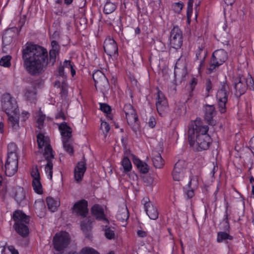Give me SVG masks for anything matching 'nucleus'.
I'll use <instances>...</instances> for the list:
<instances>
[{"mask_svg":"<svg viewBox=\"0 0 254 254\" xmlns=\"http://www.w3.org/2000/svg\"><path fill=\"white\" fill-rule=\"evenodd\" d=\"M52 48L48 51L43 47L36 45H27L22 50V59L26 70L31 75L37 76L42 73L48 66H53L59 54L60 47L58 43L53 40Z\"/></svg>","mask_w":254,"mask_h":254,"instance_id":"nucleus-1","label":"nucleus"},{"mask_svg":"<svg viewBox=\"0 0 254 254\" xmlns=\"http://www.w3.org/2000/svg\"><path fill=\"white\" fill-rule=\"evenodd\" d=\"M208 129L207 126L202 124L200 118H197L194 121H191L188 132L190 145L193 146L196 143L198 151L207 149L210 143V137L207 133Z\"/></svg>","mask_w":254,"mask_h":254,"instance_id":"nucleus-2","label":"nucleus"},{"mask_svg":"<svg viewBox=\"0 0 254 254\" xmlns=\"http://www.w3.org/2000/svg\"><path fill=\"white\" fill-rule=\"evenodd\" d=\"M227 53L223 49L215 51L212 56L207 68V73L210 74L214 72L216 68L223 64L227 60Z\"/></svg>","mask_w":254,"mask_h":254,"instance_id":"nucleus-3","label":"nucleus"},{"mask_svg":"<svg viewBox=\"0 0 254 254\" xmlns=\"http://www.w3.org/2000/svg\"><path fill=\"white\" fill-rule=\"evenodd\" d=\"M123 110L128 124L131 127L133 131L136 132L139 128L140 123L133 106L130 104H125Z\"/></svg>","mask_w":254,"mask_h":254,"instance_id":"nucleus-4","label":"nucleus"},{"mask_svg":"<svg viewBox=\"0 0 254 254\" xmlns=\"http://www.w3.org/2000/svg\"><path fill=\"white\" fill-rule=\"evenodd\" d=\"M229 94V86L226 82L221 83L220 89L216 94V99L219 111L224 113L226 111V104Z\"/></svg>","mask_w":254,"mask_h":254,"instance_id":"nucleus-5","label":"nucleus"},{"mask_svg":"<svg viewBox=\"0 0 254 254\" xmlns=\"http://www.w3.org/2000/svg\"><path fill=\"white\" fill-rule=\"evenodd\" d=\"M70 237L69 234L64 231L57 233L53 239V245L57 251H62L65 248L69 243Z\"/></svg>","mask_w":254,"mask_h":254,"instance_id":"nucleus-6","label":"nucleus"},{"mask_svg":"<svg viewBox=\"0 0 254 254\" xmlns=\"http://www.w3.org/2000/svg\"><path fill=\"white\" fill-rule=\"evenodd\" d=\"M170 44L172 48L179 49L183 45V32L178 26H174L171 30Z\"/></svg>","mask_w":254,"mask_h":254,"instance_id":"nucleus-7","label":"nucleus"},{"mask_svg":"<svg viewBox=\"0 0 254 254\" xmlns=\"http://www.w3.org/2000/svg\"><path fill=\"white\" fill-rule=\"evenodd\" d=\"M156 106L157 112L161 117L165 116L169 111V106L166 98L162 91L158 90L156 97Z\"/></svg>","mask_w":254,"mask_h":254,"instance_id":"nucleus-8","label":"nucleus"},{"mask_svg":"<svg viewBox=\"0 0 254 254\" xmlns=\"http://www.w3.org/2000/svg\"><path fill=\"white\" fill-rule=\"evenodd\" d=\"M71 211L73 214L84 218L88 214V202L85 199L80 200L75 202L72 207Z\"/></svg>","mask_w":254,"mask_h":254,"instance_id":"nucleus-9","label":"nucleus"},{"mask_svg":"<svg viewBox=\"0 0 254 254\" xmlns=\"http://www.w3.org/2000/svg\"><path fill=\"white\" fill-rule=\"evenodd\" d=\"M96 88H99L102 91H106L109 88L108 79L100 70H97L92 75Z\"/></svg>","mask_w":254,"mask_h":254,"instance_id":"nucleus-10","label":"nucleus"},{"mask_svg":"<svg viewBox=\"0 0 254 254\" xmlns=\"http://www.w3.org/2000/svg\"><path fill=\"white\" fill-rule=\"evenodd\" d=\"M91 214L96 220L105 222H109L107 211L100 204H95L91 208Z\"/></svg>","mask_w":254,"mask_h":254,"instance_id":"nucleus-11","label":"nucleus"},{"mask_svg":"<svg viewBox=\"0 0 254 254\" xmlns=\"http://www.w3.org/2000/svg\"><path fill=\"white\" fill-rule=\"evenodd\" d=\"M5 168L6 176H12L14 175L18 170V156H7Z\"/></svg>","mask_w":254,"mask_h":254,"instance_id":"nucleus-12","label":"nucleus"},{"mask_svg":"<svg viewBox=\"0 0 254 254\" xmlns=\"http://www.w3.org/2000/svg\"><path fill=\"white\" fill-rule=\"evenodd\" d=\"M204 119L206 122L210 126H214L216 124V121L213 118L216 114L214 105L206 104L203 107Z\"/></svg>","mask_w":254,"mask_h":254,"instance_id":"nucleus-13","label":"nucleus"},{"mask_svg":"<svg viewBox=\"0 0 254 254\" xmlns=\"http://www.w3.org/2000/svg\"><path fill=\"white\" fill-rule=\"evenodd\" d=\"M31 176L33 178L32 187L34 190L38 194H42L43 188L40 182V175L37 166L33 167L31 172Z\"/></svg>","mask_w":254,"mask_h":254,"instance_id":"nucleus-14","label":"nucleus"},{"mask_svg":"<svg viewBox=\"0 0 254 254\" xmlns=\"http://www.w3.org/2000/svg\"><path fill=\"white\" fill-rule=\"evenodd\" d=\"M105 52L110 57H117L118 55V48L115 41L111 38L106 39L104 43Z\"/></svg>","mask_w":254,"mask_h":254,"instance_id":"nucleus-15","label":"nucleus"},{"mask_svg":"<svg viewBox=\"0 0 254 254\" xmlns=\"http://www.w3.org/2000/svg\"><path fill=\"white\" fill-rule=\"evenodd\" d=\"M2 107L7 115H14V114L19 113L17 103L15 100L11 97H9L7 101L4 100L2 102Z\"/></svg>","mask_w":254,"mask_h":254,"instance_id":"nucleus-16","label":"nucleus"},{"mask_svg":"<svg viewBox=\"0 0 254 254\" xmlns=\"http://www.w3.org/2000/svg\"><path fill=\"white\" fill-rule=\"evenodd\" d=\"M185 163L184 161L179 160L175 165L172 171V177L176 181H180L184 177Z\"/></svg>","mask_w":254,"mask_h":254,"instance_id":"nucleus-17","label":"nucleus"},{"mask_svg":"<svg viewBox=\"0 0 254 254\" xmlns=\"http://www.w3.org/2000/svg\"><path fill=\"white\" fill-rule=\"evenodd\" d=\"M142 202L144 203V209L148 217L152 220H156L158 217V212L156 207L144 198Z\"/></svg>","mask_w":254,"mask_h":254,"instance_id":"nucleus-18","label":"nucleus"},{"mask_svg":"<svg viewBox=\"0 0 254 254\" xmlns=\"http://www.w3.org/2000/svg\"><path fill=\"white\" fill-rule=\"evenodd\" d=\"M245 78L241 77L236 79L235 82V95L240 97L243 95L247 90V86L245 84Z\"/></svg>","mask_w":254,"mask_h":254,"instance_id":"nucleus-19","label":"nucleus"},{"mask_svg":"<svg viewBox=\"0 0 254 254\" xmlns=\"http://www.w3.org/2000/svg\"><path fill=\"white\" fill-rule=\"evenodd\" d=\"M86 163L83 159L79 162L74 169V178L77 182L81 181L86 170Z\"/></svg>","mask_w":254,"mask_h":254,"instance_id":"nucleus-20","label":"nucleus"},{"mask_svg":"<svg viewBox=\"0 0 254 254\" xmlns=\"http://www.w3.org/2000/svg\"><path fill=\"white\" fill-rule=\"evenodd\" d=\"M59 129L61 131L62 140H69L71 137L72 129L67 125L66 123L63 122L59 126Z\"/></svg>","mask_w":254,"mask_h":254,"instance_id":"nucleus-21","label":"nucleus"},{"mask_svg":"<svg viewBox=\"0 0 254 254\" xmlns=\"http://www.w3.org/2000/svg\"><path fill=\"white\" fill-rule=\"evenodd\" d=\"M17 36L15 29L13 28L7 29L2 36V44L4 46L10 45Z\"/></svg>","mask_w":254,"mask_h":254,"instance_id":"nucleus-22","label":"nucleus"},{"mask_svg":"<svg viewBox=\"0 0 254 254\" xmlns=\"http://www.w3.org/2000/svg\"><path fill=\"white\" fill-rule=\"evenodd\" d=\"M8 126L13 131H17L20 128L19 126V114L16 113L13 115H7Z\"/></svg>","mask_w":254,"mask_h":254,"instance_id":"nucleus-23","label":"nucleus"},{"mask_svg":"<svg viewBox=\"0 0 254 254\" xmlns=\"http://www.w3.org/2000/svg\"><path fill=\"white\" fill-rule=\"evenodd\" d=\"M12 219L14 222H29L31 221L30 216L26 215L20 210H17L13 212Z\"/></svg>","mask_w":254,"mask_h":254,"instance_id":"nucleus-24","label":"nucleus"},{"mask_svg":"<svg viewBox=\"0 0 254 254\" xmlns=\"http://www.w3.org/2000/svg\"><path fill=\"white\" fill-rule=\"evenodd\" d=\"M34 207L35 211L38 217L42 218L45 216L46 208L43 200H36L34 203Z\"/></svg>","mask_w":254,"mask_h":254,"instance_id":"nucleus-25","label":"nucleus"},{"mask_svg":"<svg viewBox=\"0 0 254 254\" xmlns=\"http://www.w3.org/2000/svg\"><path fill=\"white\" fill-rule=\"evenodd\" d=\"M13 227L17 233L22 237H25L29 234V229L24 223H14Z\"/></svg>","mask_w":254,"mask_h":254,"instance_id":"nucleus-26","label":"nucleus"},{"mask_svg":"<svg viewBox=\"0 0 254 254\" xmlns=\"http://www.w3.org/2000/svg\"><path fill=\"white\" fill-rule=\"evenodd\" d=\"M48 209L52 212H55L60 206V201L55 200L53 197L49 196L46 199Z\"/></svg>","mask_w":254,"mask_h":254,"instance_id":"nucleus-27","label":"nucleus"},{"mask_svg":"<svg viewBox=\"0 0 254 254\" xmlns=\"http://www.w3.org/2000/svg\"><path fill=\"white\" fill-rule=\"evenodd\" d=\"M14 199L19 204L22 203L25 199V193L22 188H18L15 192Z\"/></svg>","mask_w":254,"mask_h":254,"instance_id":"nucleus-28","label":"nucleus"},{"mask_svg":"<svg viewBox=\"0 0 254 254\" xmlns=\"http://www.w3.org/2000/svg\"><path fill=\"white\" fill-rule=\"evenodd\" d=\"M179 62L176 63L175 69H174V75L176 78H183L187 74L186 67L185 65L183 66L182 68L179 67Z\"/></svg>","mask_w":254,"mask_h":254,"instance_id":"nucleus-29","label":"nucleus"},{"mask_svg":"<svg viewBox=\"0 0 254 254\" xmlns=\"http://www.w3.org/2000/svg\"><path fill=\"white\" fill-rule=\"evenodd\" d=\"M37 141L38 143V148L40 149L44 147L45 148L47 146H51L49 144V142L45 136L41 133H39L37 135Z\"/></svg>","mask_w":254,"mask_h":254,"instance_id":"nucleus-30","label":"nucleus"},{"mask_svg":"<svg viewBox=\"0 0 254 254\" xmlns=\"http://www.w3.org/2000/svg\"><path fill=\"white\" fill-rule=\"evenodd\" d=\"M233 237L228 233L225 232H220L218 233L217 241L218 243H227L228 241L232 240Z\"/></svg>","mask_w":254,"mask_h":254,"instance_id":"nucleus-31","label":"nucleus"},{"mask_svg":"<svg viewBox=\"0 0 254 254\" xmlns=\"http://www.w3.org/2000/svg\"><path fill=\"white\" fill-rule=\"evenodd\" d=\"M26 99L31 103H34L36 100V93L34 89H26L25 93Z\"/></svg>","mask_w":254,"mask_h":254,"instance_id":"nucleus-32","label":"nucleus"},{"mask_svg":"<svg viewBox=\"0 0 254 254\" xmlns=\"http://www.w3.org/2000/svg\"><path fill=\"white\" fill-rule=\"evenodd\" d=\"M18 156V147L13 142L10 143L7 145V156Z\"/></svg>","mask_w":254,"mask_h":254,"instance_id":"nucleus-33","label":"nucleus"},{"mask_svg":"<svg viewBox=\"0 0 254 254\" xmlns=\"http://www.w3.org/2000/svg\"><path fill=\"white\" fill-rule=\"evenodd\" d=\"M152 162L154 166L156 168H161L164 165L163 158L159 153L152 158Z\"/></svg>","mask_w":254,"mask_h":254,"instance_id":"nucleus-34","label":"nucleus"},{"mask_svg":"<svg viewBox=\"0 0 254 254\" xmlns=\"http://www.w3.org/2000/svg\"><path fill=\"white\" fill-rule=\"evenodd\" d=\"M207 56V50L204 48V46L201 45L198 47V49L196 52V59L197 60L199 59H205Z\"/></svg>","mask_w":254,"mask_h":254,"instance_id":"nucleus-35","label":"nucleus"},{"mask_svg":"<svg viewBox=\"0 0 254 254\" xmlns=\"http://www.w3.org/2000/svg\"><path fill=\"white\" fill-rule=\"evenodd\" d=\"M117 8L115 3L111 2L109 1H107L104 7V12L106 14H110L114 12Z\"/></svg>","mask_w":254,"mask_h":254,"instance_id":"nucleus-36","label":"nucleus"},{"mask_svg":"<svg viewBox=\"0 0 254 254\" xmlns=\"http://www.w3.org/2000/svg\"><path fill=\"white\" fill-rule=\"evenodd\" d=\"M43 155L47 161V162L48 161H51L52 159L54 158L53 150L51 146H47L46 147L44 148Z\"/></svg>","mask_w":254,"mask_h":254,"instance_id":"nucleus-37","label":"nucleus"},{"mask_svg":"<svg viewBox=\"0 0 254 254\" xmlns=\"http://www.w3.org/2000/svg\"><path fill=\"white\" fill-rule=\"evenodd\" d=\"M122 165L124 168V172L127 173L129 172L132 168V165L129 159L127 157H125L122 161Z\"/></svg>","mask_w":254,"mask_h":254,"instance_id":"nucleus-38","label":"nucleus"},{"mask_svg":"<svg viewBox=\"0 0 254 254\" xmlns=\"http://www.w3.org/2000/svg\"><path fill=\"white\" fill-rule=\"evenodd\" d=\"M68 254H100L97 251L90 247H85L82 249L79 253L72 252Z\"/></svg>","mask_w":254,"mask_h":254,"instance_id":"nucleus-39","label":"nucleus"},{"mask_svg":"<svg viewBox=\"0 0 254 254\" xmlns=\"http://www.w3.org/2000/svg\"><path fill=\"white\" fill-rule=\"evenodd\" d=\"M100 109L103 112L107 114V116L110 120H112V115L111 114V108L109 105L106 103H100Z\"/></svg>","mask_w":254,"mask_h":254,"instance_id":"nucleus-40","label":"nucleus"},{"mask_svg":"<svg viewBox=\"0 0 254 254\" xmlns=\"http://www.w3.org/2000/svg\"><path fill=\"white\" fill-rule=\"evenodd\" d=\"M193 180L191 179L188 186L184 188L185 193L187 195L188 198H191L194 196V191L192 188H190V186L192 183Z\"/></svg>","mask_w":254,"mask_h":254,"instance_id":"nucleus-41","label":"nucleus"},{"mask_svg":"<svg viewBox=\"0 0 254 254\" xmlns=\"http://www.w3.org/2000/svg\"><path fill=\"white\" fill-rule=\"evenodd\" d=\"M116 217L119 221H127L129 217V214L127 210H125L123 211L119 212L117 214Z\"/></svg>","mask_w":254,"mask_h":254,"instance_id":"nucleus-42","label":"nucleus"},{"mask_svg":"<svg viewBox=\"0 0 254 254\" xmlns=\"http://www.w3.org/2000/svg\"><path fill=\"white\" fill-rule=\"evenodd\" d=\"M45 118L46 116L43 114L41 111H40L37 120V127L38 128L41 129L43 127Z\"/></svg>","mask_w":254,"mask_h":254,"instance_id":"nucleus-43","label":"nucleus"},{"mask_svg":"<svg viewBox=\"0 0 254 254\" xmlns=\"http://www.w3.org/2000/svg\"><path fill=\"white\" fill-rule=\"evenodd\" d=\"M10 60V56H3L0 60V65L4 67H9L11 65Z\"/></svg>","mask_w":254,"mask_h":254,"instance_id":"nucleus-44","label":"nucleus"},{"mask_svg":"<svg viewBox=\"0 0 254 254\" xmlns=\"http://www.w3.org/2000/svg\"><path fill=\"white\" fill-rule=\"evenodd\" d=\"M53 165L52 161H48L45 166V171L48 177L51 180L53 176Z\"/></svg>","mask_w":254,"mask_h":254,"instance_id":"nucleus-45","label":"nucleus"},{"mask_svg":"<svg viewBox=\"0 0 254 254\" xmlns=\"http://www.w3.org/2000/svg\"><path fill=\"white\" fill-rule=\"evenodd\" d=\"M245 84L247 86V89L249 88L251 90H254V81L252 77L250 75L245 78Z\"/></svg>","mask_w":254,"mask_h":254,"instance_id":"nucleus-46","label":"nucleus"},{"mask_svg":"<svg viewBox=\"0 0 254 254\" xmlns=\"http://www.w3.org/2000/svg\"><path fill=\"white\" fill-rule=\"evenodd\" d=\"M63 143V146L65 150L70 154H72L73 153V149L72 146L69 143V140H62Z\"/></svg>","mask_w":254,"mask_h":254,"instance_id":"nucleus-47","label":"nucleus"},{"mask_svg":"<svg viewBox=\"0 0 254 254\" xmlns=\"http://www.w3.org/2000/svg\"><path fill=\"white\" fill-rule=\"evenodd\" d=\"M184 6L182 2H176L172 5L173 10L177 13H180Z\"/></svg>","mask_w":254,"mask_h":254,"instance_id":"nucleus-48","label":"nucleus"},{"mask_svg":"<svg viewBox=\"0 0 254 254\" xmlns=\"http://www.w3.org/2000/svg\"><path fill=\"white\" fill-rule=\"evenodd\" d=\"M101 128L102 130L105 135H107V133L109 132L110 129V127L109 124L106 122H104L101 120Z\"/></svg>","mask_w":254,"mask_h":254,"instance_id":"nucleus-49","label":"nucleus"},{"mask_svg":"<svg viewBox=\"0 0 254 254\" xmlns=\"http://www.w3.org/2000/svg\"><path fill=\"white\" fill-rule=\"evenodd\" d=\"M205 86H206L205 89H206V91L205 96H206V97H208L209 95V92H210V90L212 89V87H213L212 83L210 79H207L206 80Z\"/></svg>","mask_w":254,"mask_h":254,"instance_id":"nucleus-50","label":"nucleus"},{"mask_svg":"<svg viewBox=\"0 0 254 254\" xmlns=\"http://www.w3.org/2000/svg\"><path fill=\"white\" fill-rule=\"evenodd\" d=\"M105 235L107 239H112L114 238L115 234L112 229L108 228H106L105 230Z\"/></svg>","mask_w":254,"mask_h":254,"instance_id":"nucleus-51","label":"nucleus"},{"mask_svg":"<svg viewBox=\"0 0 254 254\" xmlns=\"http://www.w3.org/2000/svg\"><path fill=\"white\" fill-rule=\"evenodd\" d=\"M140 166H139V167H137V168L139 170L141 173L145 174L148 172L149 168L146 163L142 162V164H141Z\"/></svg>","mask_w":254,"mask_h":254,"instance_id":"nucleus-52","label":"nucleus"},{"mask_svg":"<svg viewBox=\"0 0 254 254\" xmlns=\"http://www.w3.org/2000/svg\"><path fill=\"white\" fill-rule=\"evenodd\" d=\"M197 83V79L195 77L192 78L190 83V87L191 91H192L194 90L195 86H196Z\"/></svg>","mask_w":254,"mask_h":254,"instance_id":"nucleus-53","label":"nucleus"},{"mask_svg":"<svg viewBox=\"0 0 254 254\" xmlns=\"http://www.w3.org/2000/svg\"><path fill=\"white\" fill-rule=\"evenodd\" d=\"M81 228L83 232H86L91 229L90 223H82Z\"/></svg>","mask_w":254,"mask_h":254,"instance_id":"nucleus-54","label":"nucleus"},{"mask_svg":"<svg viewBox=\"0 0 254 254\" xmlns=\"http://www.w3.org/2000/svg\"><path fill=\"white\" fill-rule=\"evenodd\" d=\"M56 119H62L64 120L66 119V117L63 111H60L56 115Z\"/></svg>","mask_w":254,"mask_h":254,"instance_id":"nucleus-55","label":"nucleus"},{"mask_svg":"<svg viewBox=\"0 0 254 254\" xmlns=\"http://www.w3.org/2000/svg\"><path fill=\"white\" fill-rule=\"evenodd\" d=\"M148 125L151 128L155 127L156 125V121L155 118L153 117H151L150 118L149 121L148 122Z\"/></svg>","mask_w":254,"mask_h":254,"instance_id":"nucleus-56","label":"nucleus"},{"mask_svg":"<svg viewBox=\"0 0 254 254\" xmlns=\"http://www.w3.org/2000/svg\"><path fill=\"white\" fill-rule=\"evenodd\" d=\"M137 235L138 237L143 238L146 236V232L140 229L137 230Z\"/></svg>","mask_w":254,"mask_h":254,"instance_id":"nucleus-57","label":"nucleus"},{"mask_svg":"<svg viewBox=\"0 0 254 254\" xmlns=\"http://www.w3.org/2000/svg\"><path fill=\"white\" fill-rule=\"evenodd\" d=\"M73 66V64H71L70 61L65 60L64 62L63 66L64 68H67L68 69Z\"/></svg>","mask_w":254,"mask_h":254,"instance_id":"nucleus-58","label":"nucleus"},{"mask_svg":"<svg viewBox=\"0 0 254 254\" xmlns=\"http://www.w3.org/2000/svg\"><path fill=\"white\" fill-rule=\"evenodd\" d=\"M7 250L11 253V254H19L17 250L12 246L7 247Z\"/></svg>","mask_w":254,"mask_h":254,"instance_id":"nucleus-59","label":"nucleus"},{"mask_svg":"<svg viewBox=\"0 0 254 254\" xmlns=\"http://www.w3.org/2000/svg\"><path fill=\"white\" fill-rule=\"evenodd\" d=\"M30 116L29 113L27 112H23L21 114L22 121L25 122L27 119L29 118Z\"/></svg>","mask_w":254,"mask_h":254,"instance_id":"nucleus-60","label":"nucleus"},{"mask_svg":"<svg viewBox=\"0 0 254 254\" xmlns=\"http://www.w3.org/2000/svg\"><path fill=\"white\" fill-rule=\"evenodd\" d=\"M58 75L61 76H64V68L63 66L59 67L58 70Z\"/></svg>","mask_w":254,"mask_h":254,"instance_id":"nucleus-61","label":"nucleus"},{"mask_svg":"<svg viewBox=\"0 0 254 254\" xmlns=\"http://www.w3.org/2000/svg\"><path fill=\"white\" fill-rule=\"evenodd\" d=\"M143 162L140 160L139 159H134L133 163L137 167H139L140 165L142 164Z\"/></svg>","mask_w":254,"mask_h":254,"instance_id":"nucleus-62","label":"nucleus"},{"mask_svg":"<svg viewBox=\"0 0 254 254\" xmlns=\"http://www.w3.org/2000/svg\"><path fill=\"white\" fill-rule=\"evenodd\" d=\"M192 0H189L188 3V16H189V11L190 9L192 10Z\"/></svg>","mask_w":254,"mask_h":254,"instance_id":"nucleus-63","label":"nucleus"},{"mask_svg":"<svg viewBox=\"0 0 254 254\" xmlns=\"http://www.w3.org/2000/svg\"><path fill=\"white\" fill-rule=\"evenodd\" d=\"M250 145L252 149V151H254V136H253L250 140Z\"/></svg>","mask_w":254,"mask_h":254,"instance_id":"nucleus-64","label":"nucleus"}]
</instances>
